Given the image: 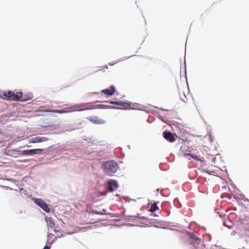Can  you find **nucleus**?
<instances>
[{
  "label": "nucleus",
  "instance_id": "1",
  "mask_svg": "<svg viewBox=\"0 0 249 249\" xmlns=\"http://www.w3.org/2000/svg\"><path fill=\"white\" fill-rule=\"evenodd\" d=\"M22 97L21 92L17 91L15 92L10 90L4 91L2 95H0V97L3 99H10L14 101H19Z\"/></svg>",
  "mask_w": 249,
  "mask_h": 249
},
{
  "label": "nucleus",
  "instance_id": "2",
  "mask_svg": "<svg viewBox=\"0 0 249 249\" xmlns=\"http://www.w3.org/2000/svg\"><path fill=\"white\" fill-rule=\"evenodd\" d=\"M73 110L72 111H82L86 109H93V105H92L91 103H83L79 105H77L74 106L73 107H71Z\"/></svg>",
  "mask_w": 249,
  "mask_h": 249
},
{
  "label": "nucleus",
  "instance_id": "3",
  "mask_svg": "<svg viewBox=\"0 0 249 249\" xmlns=\"http://www.w3.org/2000/svg\"><path fill=\"white\" fill-rule=\"evenodd\" d=\"M4 154L8 156L18 158L20 157V150L18 149H12L10 146H8L4 150Z\"/></svg>",
  "mask_w": 249,
  "mask_h": 249
},
{
  "label": "nucleus",
  "instance_id": "4",
  "mask_svg": "<svg viewBox=\"0 0 249 249\" xmlns=\"http://www.w3.org/2000/svg\"><path fill=\"white\" fill-rule=\"evenodd\" d=\"M43 150L42 149H35L20 151V156L33 155L35 154H41Z\"/></svg>",
  "mask_w": 249,
  "mask_h": 249
},
{
  "label": "nucleus",
  "instance_id": "5",
  "mask_svg": "<svg viewBox=\"0 0 249 249\" xmlns=\"http://www.w3.org/2000/svg\"><path fill=\"white\" fill-rule=\"evenodd\" d=\"M35 203L42 208L43 210L47 213H49L50 211V208L48 207L47 203L43 200L36 198L35 200Z\"/></svg>",
  "mask_w": 249,
  "mask_h": 249
},
{
  "label": "nucleus",
  "instance_id": "6",
  "mask_svg": "<svg viewBox=\"0 0 249 249\" xmlns=\"http://www.w3.org/2000/svg\"><path fill=\"white\" fill-rule=\"evenodd\" d=\"M110 104L115 105L117 106H119L121 107L120 108L121 109H129L131 107V105L130 104L127 103V102H113V101H110Z\"/></svg>",
  "mask_w": 249,
  "mask_h": 249
},
{
  "label": "nucleus",
  "instance_id": "7",
  "mask_svg": "<svg viewBox=\"0 0 249 249\" xmlns=\"http://www.w3.org/2000/svg\"><path fill=\"white\" fill-rule=\"evenodd\" d=\"M163 136L165 140L170 142H173L176 141L174 134L170 131H164L163 133Z\"/></svg>",
  "mask_w": 249,
  "mask_h": 249
},
{
  "label": "nucleus",
  "instance_id": "8",
  "mask_svg": "<svg viewBox=\"0 0 249 249\" xmlns=\"http://www.w3.org/2000/svg\"><path fill=\"white\" fill-rule=\"evenodd\" d=\"M49 140V139L46 137H34L31 139H30L29 142V143H38L41 142H46Z\"/></svg>",
  "mask_w": 249,
  "mask_h": 249
},
{
  "label": "nucleus",
  "instance_id": "9",
  "mask_svg": "<svg viewBox=\"0 0 249 249\" xmlns=\"http://www.w3.org/2000/svg\"><path fill=\"white\" fill-rule=\"evenodd\" d=\"M187 235L190 237L191 240V242L194 244H199L200 242V239L199 238L196 237L193 233L189 231H186Z\"/></svg>",
  "mask_w": 249,
  "mask_h": 249
},
{
  "label": "nucleus",
  "instance_id": "10",
  "mask_svg": "<svg viewBox=\"0 0 249 249\" xmlns=\"http://www.w3.org/2000/svg\"><path fill=\"white\" fill-rule=\"evenodd\" d=\"M118 169V163L114 160L110 161V172L115 173Z\"/></svg>",
  "mask_w": 249,
  "mask_h": 249
},
{
  "label": "nucleus",
  "instance_id": "11",
  "mask_svg": "<svg viewBox=\"0 0 249 249\" xmlns=\"http://www.w3.org/2000/svg\"><path fill=\"white\" fill-rule=\"evenodd\" d=\"M119 184L117 181L110 179V192L117 190Z\"/></svg>",
  "mask_w": 249,
  "mask_h": 249
},
{
  "label": "nucleus",
  "instance_id": "12",
  "mask_svg": "<svg viewBox=\"0 0 249 249\" xmlns=\"http://www.w3.org/2000/svg\"><path fill=\"white\" fill-rule=\"evenodd\" d=\"M46 221L49 228L53 229L55 227V224L53 218L51 217H46Z\"/></svg>",
  "mask_w": 249,
  "mask_h": 249
},
{
  "label": "nucleus",
  "instance_id": "13",
  "mask_svg": "<svg viewBox=\"0 0 249 249\" xmlns=\"http://www.w3.org/2000/svg\"><path fill=\"white\" fill-rule=\"evenodd\" d=\"M33 97L32 93H28L27 95L22 96V98L19 100L21 101H27L31 100Z\"/></svg>",
  "mask_w": 249,
  "mask_h": 249
},
{
  "label": "nucleus",
  "instance_id": "14",
  "mask_svg": "<svg viewBox=\"0 0 249 249\" xmlns=\"http://www.w3.org/2000/svg\"><path fill=\"white\" fill-rule=\"evenodd\" d=\"M46 111L47 112H50L62 114V113H65L71 112V110H65L54 109V110H47Z\"/></svg>",
  "mask_w": 249,
  "mask_h": 249
},
{
  "label": "nucleus",
  "instance_id": "15",
  "mask_svg": "<svg viewBox=\"0 0 249 249\" xmlns=\"http://www.w3.org/2000/svg\"><path fill=\"white\" fill-rule=\"evenodd\" d=\"M109 107L108 105H104V104H99L93 106L94 108H100V109H105Z\"/></svg>",
  "mask_w": 249,
  "mask_h": 249
},
{
  "label": "nucleus",
  "instance_id": "16",
  "mask_svg": "<svg viewBox=\"0 0 249 249\" xmlns=\"http://www.w3.org/2000/svg\"><path fill=\"white\" fill-rule=\"evenodd\" d=\"M158 209L159 207L157 206V203H155L151 206L149 211L151 212H154Z\"/></svg>",
  "mask_w": 249,
  "mask_h": 249
},
{
  "label": "nucleus",
  "instance_id": "17",
  "mask_svg": "<svg viewBox=\"0 0 249 249\" xmlns=\"http://www.w3.org/2000/svg\"><path fill=\"white\" fill-rule=\"evenodd\" d=\"M185 157L190 156L192 158L195 159L196 160H201L198 158V157L196 155L193 154H186L185 155Z\"/></svg>",
  "mask_w": 249,
  "mask_h": 249
},
{
  "label": "nucleus",
  "instance_id": "18",
  "mask_svg": "<svg viewBox=\"0 0 249 249\" xmlns=\"http://www.w3.org/2000/svg\"><path fill=\"white\" fill-rule=\"evenodd\" d=\"M116 92L115 87L113 86L110 87V96L112 95L114 93ZM116 94H118V93L116 92Z\"/></svg>",
  "mask_w": 249,
  "mask_h": 249
},
{
  "label": "nucleus",
  "instance_id": "19",
  "mask_svg": "<svg viewBox=\"0 0 249 249\" xmlns=\"http://www.w3.org/2000/svg\"><path fill=\"white\" fill-rule=\"evenodd\" d=\"M102 92L105 93L107 95H109V89L102 90Z\"/></svg>",
  "mask_w": 249,
  "mask_h": 249
},
{
  "label": "nucleus",
  "instance_id": "20",
  "mask_svg": "<svg viewBox=\"0 0 249 249\" xmlns=\"http://www.w3.org/2000/svg\"><path fill=\"white\" fill-rule=\"evenodd\" d=\"M98 102H100V103H104V102H105L106 103H108L107 101H104L103 100H100V101H96L95 102V103H98Z\"/></svg>",
  "mask_w": 249,
  "mask_h": 249
},
{
  "label": "nucleus",
  "instance_id": "21",
  "mask_svg": "<svg viewBox=\"0 0 249 249\" xmlns=\"http://www.w3.org/2000/svg\"><path fill=\"white\" fill-rule=\"evenodd\" d=\"M50 249V247H49L48 246H45L43 249Z\"/></svg>",
  "mask_w": 249,
  "mask_h": 249
},
{
  "label": "nucleus",
  "instance_id": "22",
  "mask_svg": "<svg viewBox=\"0 0 249 249\" xmlns=\"http://www.w3.org/2000/svg\"><path fill=\"white\" fill-rule=\"evenodd\" d=\"M113 221H114V219H110V225H112Z\"/></svg>",
  "mask_w": 249,
  "mask_h": 249
},
{
  "label": "nucleus",
  "instance_id": "23",
  "mask_svg": "<svg viewBox=\"0 0 249 249\" xmlns=\"http://www.w3.org/2000/svg\"><path fill=\"white\" fill-rule=\"evenodd\" d=\"M107 164V162H105L104 164H103V167H105V166H106V165Z\"/></svg>",
  "mask_w": 249,
  "mask_h": 249
},
{
  "label": "nucleus",
  "instance_id": "24",
  "mask_svg": "<svg viewBox=\"0 0 249 249\" xmlns=\"http://www.w3.org/2000/svg\"><path fill=\"white\" fill-rule=\"evenodd\" d=\"M108 169L105 167V171L107 172L108 171Z\"/></svg>",
  "mask_w": 249,
  "mask_h": 249
},
{
  "label": "nucleus",
  "instance_id": "25",
  "mask_svg": "<svg viewBox=\"0 0 249 249\" xmlns=\"http://www.w3.org/2000/svg\"><path fill=\"white\" fill-rule=\"evenodd\" d=\"M115 64V63H112V62H110V65H113Z\"/></svg>",
  "mask_w": 249,
  "mask_h": 249
},
{
  "label": "nucleus",
  "instance_id": "26",
  "mask_svg": "<svg viewBox=\"0 0 249 249\" xmlns=\"http://www.w3.org/2000/svg\"><path fill=\"white\" fill-rule=\"evenodd\" d=\"M26 146H27V147H30V145H27Z\"/></svg>",
  "mask_w": 249,
  "mask_h": 249
},
{
  "label": "nucleus",
  "instance_id": "27",
  "mask_svg": "<svg viewBox=\"0 0 249 249\" xmlns=\"http://www.w3.org/2000/svg\"><path fill=\"white\" fill-rule=\"evenodd\" d=\"M111 213H110V214H109L110 216H111Z\"/></svg>",
  "mask_w": 249,
  "mask_h": 249
}]
</instances>
